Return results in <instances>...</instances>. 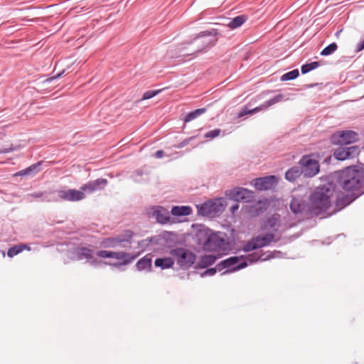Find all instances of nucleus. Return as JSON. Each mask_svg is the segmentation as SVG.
Returning a JSON list of instances; mask_svg holds the SVG:
<instances>
[{
	"label": "nucleus",
	"mask_w": 364,
	"mask_h": 364,
	"mask_svg": "<svg viewBox=\"0 0 364 364\" xmlns=\"http://www.w3.org/2000/svg\"><path fill=\"white\" fill-rule=\"evenodd\" d=\"M299 75V72L298 69H294L293 70H291L289 72H287L282 75L281 80L282 81H288V80H292L297 78Z\"/></svg>",
	"instance_id": "obj_38"
},
{
	"label": "nucleus",
	"mask_w": 364,
	"mask_h": 364,
	"mask_svg": "<svg viewBox=\"0 0 364 364\" xmlns=\"http://www.w3.org/2000/svg\"><path fill=\"white\" fill-rule=\"evenodd\" d=\"M174 259L171 257H159L154 261V265L161 269H166L173 267Z\"/></svg>",
	"instance_id": "obj_30"
},
{
	"label": "nucleus",
	"mask_w": 364,
	"mask_h": 364,
	"mask_svg": "<svg viewBox=\"0 0 364 364\" xmlns=\"http://www.w3.org/2000/svg\"><path fill=\"white\" fill-rule=\"evenodd\" d=\"M218 33L216 29H211V30L200 32L197 35V36H196L194 38L193 41L189 43H196L197 44L196 49L193 51V53H200V52L203 51L204 50H205L208 48V46L209 45H210L213 42V41H211V40L203 39L204 37H208V36L215 37V36L218 35Z\"/></svg>",
	"instance_id": "obj_12"
},
{
	"label": "nucleus",
	"mask_w": 364,
	"mask_h": 364,
	"mask_svg": "<svg viewBox=\"0 0 364 364\" xmlns=\"http://www.w3.org/2000/svg\"><path fill=\"white\" fill-rule=\"evenodd\" d=\"M136 268L139 271L146 270L147 272H150L151 269V258L147 255L141 258L136 262Z\"/></svg>",
	"instance_id": "obj_33"
},
{
	"label": "nucleus",
	"mask_w": 364,
	"mask_h": 364,
	"mask_svg": "<svg viewBox=\"0 0 364 364\" xmlns=\"http://www.w3.org/2000/svg\"><path fill=\"white\" fill-rule=\"evenodd\" d=\"M225 234L211 231L210 234L206 238V245L204 250L206 252L226 251L229 248L228 242L224 237Z\"/></svg>",
	"instance_id": "obj_5"
},
{
	"label": "nucleus",
	"mask_w": 364,
	"mask_h": 364,
	"mask_svg": "<svg viewBox=\"0 0 364 364\" xmlns=\"http://www.w3.org/2000/svg\"><path fill=\"white\" fill-rule=\"evenodd\" d=\"M360 154V149L358 146H340L333 151V156L338 161H344L356 157Z\"/></svg>",
	"instance_id": "obj_14"
},
{
	"label": "nucleus",
	"mask_w": 364,
	"mask_h": 364,
	"mask_svg": "<svg viewBox=\"0 0 364 364\" xmlns=\"http://www.w3.org/2000/svg\"><path fill=\"white\" fill-rule=\"evenodd\" d=\"M274 238L275 235L272 232L266 233L264 235H259L247 241V243L244 245L242 250L244 252H248L263 247L268 246L272 242H277L279 240V239L275 240Z\"/></svg>",
	"instance_id": "obj_6"
},
{
	"label": "nucleus",
	"mask_w": 364,
	"mask_h": 364,
	"mask_svg": "<svg viewBox=\"0 0 364 364\" xmlns=\"http://www.w3.org/2000/svg\"><path fill=\"white\" fill-rule=\"evenodd\" d=\"M13 150H14L13 148H7V149H1V150H0V154H8V153L11 152Z\"/></svg>",
	"instance_id": "obj_54"
},
{
	"label": "nucleus",
	"mask_w": 364,
	"mask_h": 364,
	"mask_svg": "<svg viewBox=\"0 0 364 364\" xmlns=\"http://www.w3.org/2000/svg\"><path fill=\"white\" fill-rule=\"evenodd\" d=\"M87 260L89 261L90 264L93 267H101L102 265L105 264V262H103L97 258H94L93 255H92V259Z\"/></svg>",
	"instance_id": "obj_48"
},
{
	"label": "nucleus",
	"mask_w": 364,
	"mask_h": 364,
	"mask_svg": "<svg viewBox=\"0 0 364 364\" xmlns=\"http://www.w3.org/2000/svg\"><path fill=\"white\" fill-rule=\"evenodd\" d=\"M341 193V192H338L335 196V205L340 210L350 205L353 201H354L359 196L357 195H353V193H347L346 195L342 196L341 197L339 195Z\"/></svg>",
	"instance_id": "obj_19"
},
{
	"label": "nucleus",
	"mask_w": 364,
	"mask_h": 364,
	"mask_svg": "<svg viewBox=\"0 0 364 364\" xmlns=\"http://www.w3.org/2000/svg\"><path fill=\"white\" fill-rule=\"evenodd\" d=\"M213 204H210V201L208 200L203 203L196 205L197 213L201 216H210L215 215L213 213Z\"/></svg>",
	"instance_id": "obj_24"
},
{
	"label": "nucleus",
	"mask_w": 364,
	"mask_h": 364,
	"mask_svg": "<svg viewBox=\"0 0 364 364\" xmlns=\"http://www.w3.org/2000/svg\"><path fill=\"white\" fill-rule=\"evenodd\" d=\"M57 199L66 201H80L85 198L84 192L76 189L58 190L56 191Z\"/></svg>",
	"instance_id": "obj_17"
},
{
	"label": "nucleus",
	"mask_w": 364,
	"mask_h": 364,
	"mask_svg": "<svg viewBox=\"0 0 364 364\" xmlns=\"http://www.w3.org/2000/svg\"><path fill=\"white\" fill-rule=\"evenodd\" d=\"M23 246H19V245H16L10 247L7 251V256L11 258L17 255L23 251Z\"/></svg>",
	"instance_id": "obj_40"
},
{
	"label": "nucleus",
	"mask_w": 364,
	"mask_h": 364,
	"mask_svg": "<svg viewBox=\"0 0 364 364\" xmlns=\"http://www.w3.org/2000/svg\"><path fill=\"white\" fill-rule=\"evenodd\" d=\"M241 261H245L247 262V266L249 264H252L259 260L265 261V252H253L252 254L248 255L247 257L241 256Z\"/></svg>",
	"instance_id": "obj_31"
},
{
	"label": "nucleus",
	"mask_w": 364,
	"mask_h": 364,
	"mask_svg": "<svg viewBox=\"0 0 364 364\" xmlns=\"http://www.w3.org/2000/svg\"><path fill=\"white\" fill-rule=\"evenodd\" d=\"M154 214L157 221L161 224H166L170 221L169 213L163 207L159 206Z\"/></svg>",
	"instance_id": "obj_27"
},
{
	"label": "nucleus",
	"mask_w": 364,
	"mask_h": 364,
	"mask_svg": "<svg viewBox=\"0 0 364 364\" xmlns=\"http://www.w3.org/2000/svg\"><path fill=\"white\" fill-rule=\"evenodd\" d=\"M211 231V230L203 225L196 232V241L198 245H202L203 249L205 248V245H206V238H208Z\"/></svg>",
	"instance_id": "obj_23"
},
{
	"label": "nucleus",
	"mask_w": 364,
	"mask_h": 364,
	"mask_svg": "<svg viewBox=\"0 0 364 364\" xmlns=\"http://www.w3.org/2000/svg\"><path fill=\"white\" fill-rule=\"evenodd\" d=\"M149 242H148V238L139 240L138 242V245L144 249L147 248L149 246Z\"/></svg>",
	"instance_id": "obj_50"
},
{
	"label": "nucleus",
	"mask_w": 364,
	"mask_h": 364,
	"mask_svg": "<svg viewBox=\"0 0 364 364\" xmlns=\"http://www.w3.org/2000/svg\"><path fill=\"white\" fill-rule=\"evenodd\" d=\"M284 98V95L282 94L277 95L274 97L265 101L262 105L255 107L253 109H249L247 106H244L237 113L239 118L242 117L249 114H254L259 111L265 110L271 106L281 102Z\"/></svg>",
	"instance_id": "obj_11"
},
{
	"label": "nucleus",
	"mask_w": 364,
	"mask_h": 364,
	"mask_svg": "<svg viewBox=\"0 0 364 364\" xmlns=\"http://www.w3.org/2000/svg\"><path fill=\"white\" fill-rule=\"evenodd\" d=\"M221 130L220 129H215L210 130L205 134V138L214 139L220 135Z\"/></svg>",
	"instance_id": "obj_45"
},
{
	"label": "nucleus",
	"mask_w": 364,
	"mask_h": 364,
	"mask_svg": "<svg viewBox=\"0 0 364 364\" xmlns=\"http://www.w3.org/2000/svg\"><path fill=\"white\" fill-rule=\"evenodd\" d=\"M64 73H65V70H63L62 71L59 72L58 73L53 75V77H50L46 79L45 81L48 82H52L54 80L60 78L64 74Z\"/></svg>",
	"instance_id": "obj_49"
},
{
	"label": "nucleus",
	"mask_w": 364,
	"mask_h": 364,
	"mask_svg": "<svg viewBox=\"0 0 364 364\" xmlns=\"http://www.w3.org/2000/svg\"><path fill=\"white\" fill-rule=\"evenodd\" d=\"M304 177L312 178L318 173L320 165L314 155L303 156L299 161Z\"/></svg>",
	"instance_id": "obj_7"
},
{
	"label": "nucleus",
	"mask_w": 364,
	"mask_h": 364,
	"mask_svg": "<svg viewBox=\"0 0 364 364\" xmlns=\"http://www.w3.org/2000/svg\"><path fill=\"white\" fill-rule=\"evenodd\" d=\"M144 172L143 170L137 169L132 173V178L135 182L140 183L142 181L141 177L144 175Z\"/></svg>",
	"instance_id": "obj_44"
},
{
	"label": "nucleus",
	"mask_w": 364,
	"mask_h": 364,
	"mask_svg": "<svg viewBox=\"0 0 364 364\" xmlns=\"http://www.w3.org/2000/svg\"><path fill=\"white\" fill-rule=\"evenodd\" d=\"M338 48L336 43H331L325 47L321 52V55L328 56L333 53Z\"/></svg>",
	"instance_id": "obj_39"
},
{
	"label": "nucleus",
	"mask_w": 364,
	"mask_h": 364,
	"mask_svg": "<svg viewBox=\"0 0 364 364\" xmlns=\"http://www.w3.org/2000/svg\"><path fill=\"white\" fill-rule=\"evenodd\" d=\"M97 256L101 258H114L119 262H105V265H109L112 268H119L122 266H124L130 264L134 259H135L139 255H132L125 252H112L107 250H99L96 253Z\"/></svg>",
	"instance_id": "obj_3"
},
{
	"label": "nucleus",
	"mask_w": 364,
	"mask_h": 364,
	"mask_svg": "<svg viewBox=\"0 0 364 364\" xmlns=\"http://www.w3.org/2000/svg\"><path fill=\"white\" fill-rule=\"evenodd\" d=\"M42 164L43 161H38L36 164H33L23 170L16 172L15 173L13 174V177H33L41 171Z\"/></svg>",
	"instance_id": "obj_20"
},
{
	"label": "nucleus",
	"mask_w": 364,
	"mask_h": 364,
	"mask_svg": "<svg viewBox=\"0 0 364 364\" xmlns=\"http://www.w3.org/2000/svg\"><path fill=\"white\" fill-rule=\"evenodd\" d=\"M160 92H161V90H148L144 93L141 100H146L151 99L152 97H155Z\"/></svg>",
	"instance_id": "obj_42"
},
{
	"label": "nucleus",
	"mask_w": 364,
	"mask_h": 364,
	"mask_svg": "<svg viewBox=\"0 0 364 364\" xmlns=\"http://www.w3.org/2000/svg\"><path fill=\"white\" fill-rule=\"evenodd\" d=\"M210 201V204H213V213L214 214H217L218 213H223L225 210V201L222 198H218L215 200H209Z\"/></svg>",
	"instance_id": "obj_35"
},
{
	"label": "nucleus",
	"mask_w": 364,
	"mask_h": 364,
	"mask_svg": "<svg viewBox=\"0 0 364 364\" xmlns=\"http://www.w3.org/2000/svg\"><path fill=\"white\" fill-rule=\"evenodd\" d=\"M363 49H364V39L357 44L355 51L360 52V51L363 50Z\"/></svg>",
	"instance_id": "obj_52"
},
{
	"label": "nucleus",
	"mask_w": 364,
	"mask_h": 364,
	"mask_svg": "<svg viewBox=\"0 0 364 364\" xmlns=\"http://www.w3.org/2000/svg\"><path fill=\"white\" fill-rule=\"evenodd\" d=\"M320 66V63L317 61L311 62L303 65L301 68V72L303 75L309 73L310 71L317 68Z\"/></svg>",
	"instance_id": "obj_37"
},
{
	"label": "nucleus",
	"mask_w": 364,
	"mask_h": 364,
	"mask_svg": "<svg viewBox=\"0 0 364 364\" xmlns=\"http://www.w3.org/2000/svg\"><path fill=\"white\" fill-rule=\"evenodd\" d=\"M308 206L306 199L300 196H294L289 204L290 210L294 215L308 213Z\"/></svg>",
	"instance_id": "obj_18"
},
{
	"label": "nucleus",
	"mask_w": 364,
	"mask_h": 364,
	"mask_svg": "<svg viewBox=\"0 0 364 364\" xmlns=\"http://www.w3.org/2000/svg\"><path fill=\"white\" fill-rule=\"evenodd\" d=\"M19 246H23V250H30V247L27 245H25V244H20Z\"/></svg>",
	"instance_id": "obj_55"
},
{
	"label": "nucleus",
	"mask_w": 364,
	"mask_h": 364,
	"mask_svg": "<svg viewBox=\"0 0 364 364\" xmlns=\"http://www.w3.org/2000/svg\"><path fill=\"white\" fill-rule=\"evenodd\" d=\"M206 110H207V109L203 107V108H199V109H196L193 111L189 112L186 113L183 117L182 120L184 122V123H188V122L196 119L201 114H204L206 112Z\"/></svg>",
	"instance_id": "obj_34"
},
{
	"label": "nucleus",
	"mask_w": 364,
	"mask_h": 364,
	"mask_svg": "<svg viewBox=\"0 0 364 364\" xmlns=\"http://www.w3.org/2000/svg\"><path fill=\"white\" fill-rule=\"evenodd\" d=\"M238 208H239V205L236 202L230 206V210L232 213H235L238 210Z\"/></svg>",
	"instance_id": "obj_53"
},
{
	"label": "nucleus",
	"mask_w": 364,
	"mask_h": 364,
	"mask_svg": "<svg viewBox=\"0 0 364 364\" xmlns=\"http://www.w3.org/2000/svg\"><path fill=\"white\" fill-rule=\"evenodd\" d=\"M170 255L176 258L177 264L182 269H188L195 263L196 255L189 250L177 247L169 251Z\"/></svg>",
	"instance_id": "obj_4"
},
{
	"label": "nucleus",
	"mask_w": 364,
	"mask_h": 364,
	"mask_svg": "<svg viewBox=\"0 0 364 364\" xmlns=\"http://www.w3.org/2000/svg\"><path fill=\"white\" fill-rule=\"evenodd\" d=\"M278 221L279 220L277 218L272 216L270 218H268L266 221V226L270 228H274V227L277 225Z\"/></svg>",
	"instance_id": "obj_47"
},
{
	"label": "nucleus",
	"mask_w": 364,
	"mask_h": 364,
	"mask_svg": "<svg viewBox=\"0 0 364 364\" xmlns=\"http://www.w3.org/2000/svg\"><path fill=\"white\" fill-rule=\"evenodd\" d=\"M196 136H191L183 139L180 143L175 144L173 146L176 149H181L188 145Z\"/></svg>",
	"instance_id": "obj_46"
},
{
	"label": "nucleus",
	"mask_w": 364,
	"mask_h": 364,
	"mask_svg": "<svg viewBox=\"0 0 364 364\" xmlns=\"http://www.w3.org/2000/svg\"><path fill=\"white\" fill-rule=\"evenodd\" d=\"M227 23H225L230 28L235 29L241 26L247 20V17L245 15H239L233 18H226Z\"/></svg>",
	"instance_id": "obj_29"
},
{
	"label": "nucleus",
	"mask_w": 364,
	"mask_h": 364,
	"mask_svg": "<svg viewBox=\"0 0 364 364\" xmlns=\"http://www.w3.org/2000/svg\"><path fill=\"white\" fill-rule=\"evenodd\" d=\"M242 257L232 256L218 263V269L225 270L221 273V275L235 272L247 267L245 261H241Z\"/></svg>",
	"instance_id": "obj_8"
},
{
	"label": "nucleus",
	"mask_w": 364,
	"mask_h": 364,
	"mask_svg": "<svg viewBox=\"0 0 364 364\" xmlns=\"http://www.w3.org/2000/svg\"><path fill=\"white\" fill-rule=\"evenodd\" d=\"M267 206L266 201L258 200L255 204L251 205L250 213L254 216H258L266 210Z\"/></svg>",
	"instance_id": "obj_32"
},
{
	"label": "nucleus",
	"mask_w": 364,
	"mask_h": 364,
	"mask_svg": "<svg viewBox=\"0 0 364 364\" xmlns=\"http://www.w3.org/2000/svg\"><path fill=\"white\" fill-rule=\"evenodd\" d=\"M107 179L100 178L94 181H89L82 187V189L85 191H89L90 192H94L95 191L103 189L107 185Z\"/></svg>",
	"instance_id": "obj_21"
},
{
	"label": "nucleus",
	"mask_w": 364,
	"mask_h": 364,
	"mask_svg": "<svg viewBox=\"0 0 364 364\" xmlns=\"http://www.w3.org/2000/svg\"><path fill=\"white\" fill-rule=\"evenodd\" d=\"M337 193L328 178L326 183L316 187L310 194L308 213L317 216L326 213L331 206L334 196Z\"/></svg>",
	"instance_id": "obj_2"
},
{
	"label": "nucleus",
	"mask_w": 364,
	"mask_h": 364,
	"mask_svg": "<svg viewBox=\"0 0 364 364\" xmlns=\"http://www.w3.org/2000/svg\"><path fill=\"white\" fill-rule=\"evenodd\" d=\"M278 183L276 176L271 175L253 180V186L258 191H267L274 188Z\"/></svg>",
	"instance_id": "obj_15"
},
{
	"label": "nucleus",
	"mask_w": 364,
	"mask_h": 364,
	"mask_svg": "<svg viewBox=\"0 0 364 364\" xmlns=\"http://www.w3.org/2000/svg\"><path fill=\"white\" fill-rule=\"evenodd\" d=\"M341 32V31H337V32H336V36H338V35H339V33H340Z\"/></svg>",
	"instance_id": "obj_56"
},
{
	"label": "nucleus",
	"mask_w": 364,
	"mask_h": 364,
	"mask_svg": "<svg viewBox=\"0 0 364 364\" xmlns=\"http://www.w3.org/2000/svg\"><path fill=\"white\" fill-rule=\"evenodd\" d=\"M176 239V235L171 232L164 231L159 235L148 237L149 244L161 246H171V242Z\"/></svg>",
	"instance_id": "obj_16"
},
{
	"label": "nucleus",
	"mask_w": 364,
	"mask_h": 364,
	"mask_svg": "<svg viewBox=\"0 0 364 364\" xmlns=\"http://www.w3.org/2000/svg\"><path fill=\"white\" fill-rule=\"evenodd\" d=\"M329 178L337 192L344 191L358 196L364 194V175L361 168L348 167L334 172Z\"/></svg>",
	"instance_id": "obj_1"
},
{
	"label": "nucleus",
	"mask_w": 364,
	"mask_h": 364,
	"mask_svg": "<svg viewBox=\"0 0 364 364\" xmlns=\"http://www.w3.org/2000/svg\"><path fill=\"white\" fill-rule=\"evenodd\" d=\"M165 155V153L163 150H158L156 151L154 154V156L156 159H161Z\"/></svg>",
	"instance_id": "obj_51"
},
{
	"label": "nucleus",
	"mask_w": 364,
	"mask_h": 364,
	"mask_svg": "<svg viewBox=\"0 0 364 364\" xmlns=\"http://www.w3.org/2000/svg\"><path fill=\"white\" fill-rule=\"evenodd\" d=\"M134 236V232L132 230H127L123 235H119L116 237H112L105 239L103 241L104 247L109 248H114L119 245L126 247L124 244L127 242L129 245L132 243V239Z\"/></svg>",
	"instance_id": "obj_10"
},
{
	"label": "nucleus",
	"mask_w": 364,
	"mask_h": 364,
	"mask_svg": "<svg viewBox=\"0 0 364 364\" xmlns=\"http://www.w3.org/2000/svg\"><path fill=\"white\" fill-rule=\"evenodd\" d=\"M72 255L73 258L76 260L90 259H92L93 250L85 247H77L73 250Z\"/></svg>",
	"instance_id": "obj_22"
},
{
	"label": "nucleus",
	"mask_w": 364,
	"mask_h": 364,
	"mask_svg": "<svg viewBox=\"0 0 364 364\" xmlns=\"http://www.w3.org/2000/svg\"><path fill=\"white\" fill-rule=\"evenodd\" d=\"M221 270L218 269V264L215 267H210L205 270L203 273L200 274V277H204L206 276H213L216 274L217 272H220Z\"/></svg>",
	"instance_id": "obj_43"
},
{
	"label": "nucleus",
	"mask_w": 364,
	"mask_h": 364,
	"mask_svg": "<svg viewBox=\"0 0 364 364\" xmlns=\"http://www.w3.org/2000/svg\"><path fill=\"white\" fill-rule=\"evenodd\" d=\"M30 196L34 198H41L42 201L45 202H51V201H58V199L55 197H51L48 194H44L43 192H35L30 194Z\"/></svg>",
	"instance_id": "obj_36"
},
{
	"label": "nucleus",
	"mask_w": 364,
	"mask_h": 364,
	"mask_svg": "<svg viewBox=\"0 0 364 364\" xmlns=\"http://www.w3.org/2000/svg\"><path fill=\"white\" fill-rule=\"evenodd\" d=\"M282 252L278 250L265 252L264 260H269L272 258L281 257Z\"/></svg>",
	"instance_id": "obj_41"
},
{
	"label": "nucleus",
	"mask_w": 364,
	"mask_h": 364,
	"mask_svg": "<svg viewBox=\"0 0 364 364\" xmlns=\"http://www.w3.org/2000/svg\"><path fill=\"white\" fill-rule=\"evenodd\" d=\"M192 208L189 205H174L171 210V213L176 217L188 216L192 213Z\"/></svg>",
	"instance_id": "obj_25"
},
{
	"label": "nucleus",
	"mask_w": 364,
	"mask_h": 364,
	"mask_svg": "<svg viewBox=\"0 0 364 364\" xmlns=\"http://www.w3.org/2000/svg\"><path fill=\"white\" fill-rule=\"evenodd\" d=\"M358 134L352 130L338 132L331 136V141L335 145L350 144L358 139Z\"/></svg>",
	"instance_id": "obj_9"
},
{
	"label": "nucleus",
	"mask_w": 364,
	"mask_h": 364,
	"mask_svg": "<svg viewBox=\"0 0 364 364\" xmlns=\"http://www.w3.org/2000/svg\"><path fill=\"white\" fill-rule=\"evenodd\" d=\"M219 258V256L212 255H204L200 257V259L198 262V267L200 269H204L208 267L210 265H212L215 263L217 259Z\"/></svg>",
	"instance_id": "obj_28"
},
{
	"label": "nucleus",
	"mask_w": 364,
	"mask_h": 364,
	"mask_svg": "<svg viewBox=\"0 0 364 364\" xmlns=\"http://www.w3.org/2000/svg\"><path fill=\"white\" fill-rule=\"evenodd\" d=\"M303 175L300 166H292L285 173V178L289 182H294L299 177Z\"/></svg>",
	"instance_id": "obj_26"
},
{
	"label": "nucleus",
	"mask_w": 364,
	"mask_h": 364,
	"mask_svg": "<svg viewBox=\"0 0 364 364\" xmlns=\"http://www.w3.org/2000/svg\"><path fill=\"white\" fill-rule=\"evenodd\" d=\"M227 196L235 202L249 203L255 198V193L245 188L237 187L230 190Z\"/></svg>",
	"instance_id": "obj_13"
}]
</instances>
